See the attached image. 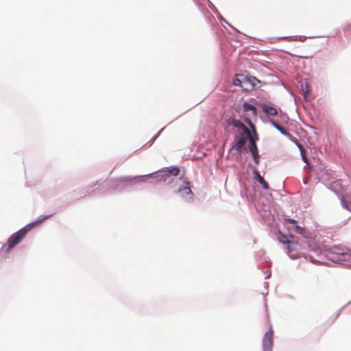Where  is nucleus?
Wrapping results in <instances>:
<instances>
[{
	"label": "nucleus",
	"mask_w": 351,
	"mask_h": 351,
	"mask_svg": "<svg viewBox=\"0 0 351 351\" xmlns=\"http://www.w3.org/2000/svg\"><path fill=\"white\" fill-rule=\"evenodd\" d=\"M47 217L48 216L40 217L35 221L27 224L24 228L12 234L8 239L7 243L2 247L1 250L5 252H8L25 238L27 232L31 230L33 228L41 224Z\"/></svg>",
	"instance_id": "f257e3e1"
},
{
	"label": "nucleus",
	"mask_w": 351,
	"mask_h": 351,
	"mask_svg": "<svg viewBox=\"0 0 351 351\" xmlns=\"http://www.w3.org/2000/svg\"><path fill=\"white\" fill-rule=\"evenodd\" d=\"M226 123L227 127H232L237 130V133H247L249 129L239 119L234 117H229L226 119Z\"/></svg>",
	"instance_id": "f03ea898"
},
{
	"label": "nucleus",
	"mask_w": 351,
	"mask_h": 351,
	"mask_svg": "<svg viewBox=\"0 0 351 351\" xmlns=\"http://www.w3.org/2000/svg\"><path fill=\"white\" fill-rule=\"evenodd\" d=\"M239 136H235L234 143L232 146V149H235L237 152L241 150L243 147L245 145L247 140L249 139L250 141L251 138H253L251 135L250 131L247 133H239Z\"/></svg>",
	"instance_id": "7ed1b4c3"
},
{
	"label": "nucleus",
	"mask_w": 351,
	"mask_h": 351,
	"mask_svg": "<svg viewBox=\"0 0 351 351\" xmlns=\"http://www.w3.org/2000/svg\"><path fill=\"white\" fill-rule=\"evenodd\" d=\"M243 112L246 114V117L244 118V121L249 124L253 129L254 125L252 124L248 117H256L257 114L256 108L254 106L245 102L243 104Z\"/></svg>",
	"instance_id": "20e7f679"
},
{
	"label": "nucleus",
	"mask_w": 351,
	"mask_h": 351,
	"mask_svg": "<svg viewBox=\"0 0 351 351\" xmlns=\"http://www.w3.org/2000/svg\"><path fill=\"white\" fill-rule=\"evenodd\" d=\"M274 331L272 326L270 325L269 330L264 336L263 340V346L264 351H271L273 347Z\"/></svg>",
	"instance_id": "39448f33"
},
{
	"label": "nucleus",
	"mask_w": 351,
	"mask_h": 351,
	"mask_svg": "<svg viewBox=\"0 0 351 351\" xmlns=\"http://www.w3.org/2000/svg\"><path fill=\"white\" fill-rule=\"evenodd\" d=\"M284 219L286 222L295 225V231L296 233L303 236L304 238L309 237V232L304 228L298 226L295 219L288 218L287 216H284Z\"/></svg>",
	"instance_id": "423d86ee"
},
{
	"label": "nucleus",
	"mask_w": 351,
	"mask_h": 351,
	"mask_svg": "<svg viewBox=\"0 0 351 351\" xmlns=\"http://www.w3.org/2000/svg\"><path fill=\"white\" fill-rule=\"evenodd\" d=\"M289 238H293V236L291 234L284 235V234H280V236L278 237V239L281 243L288 244L287 249H288L289 252H290L291 250H295V247L298 246V243H294V242L290 241Z\"/></svg>",
	"instance_id": "0eeeda50"
},
{
	"label": "nucleus",
	"mask_w": 351,
	"mask_h": 351,
	"mask_svg": "<svg viewBox=\"0 0 351 351\" xmlns=\"http://www.w3.org/2000/svg\"><path fill=\"white\" fill-rule=\"evenodd\" d=\"M250 151L253 156L255 164L258 165L260 162V156L258 154V149L254 138H251L250 139Z\"/></svg>",
	"instance_id": "6e6552de"
},
{
	"label": "nucleus",
	"mask_w": 351,
	"mask_h": 351,
	"mask_svg": "<svg viewBox=\"0 0 351 351\" xmlns=\"http://www.w3.org/2000/svg\"><path fill=\"white\" fill-rule=\"evenodd\" d=\"M263 112L267 116L274 117L278 114V110L274 106L263 104L261 105Z\"/></svg>",
	"instance_id": "1a4fd4ad"
},
{
	"label": "nucleus",
	"mask_w": 351,
	"mask_h": 351,
	"mask_svg": "<svg viewBox=\"0 0 351 351\" xmlns=\"http://www.w3.org/2000/svg\"><path fill=\"white\" fill-rule=\"evenodd\" d=\"M177 192L178 193H180L182 195L191 194L192 191L189 186V182H185V185L182 187H180L178 189Z\"/></svg>",
	"instance_id": "9d476101"
},
{
	"label": "nucleus",
	"mask_w": 351,
	"mask_h": 351,
	"mask_svg": "<svg viewBox=\"0 0 351 351\" xmlns=\"http://www.w3.org/2000/svg\"><path fill=\"white\" fill-rule=\"evenodd\" d=\"M254 174L256 175V178L257 181L262 185V186L265 189H269V184L268 183L264 180V178L259 174V173L257 171H254Z\"/></svg>",
	"instance_id": "9b49d317"
},
{
	"label": "nucleus",
	"mask_w": 351,
	"mask_h": 351,
	"mask_svg": "<svg viewBox=\"0 0 351 351\" xmlns=\"http://www.w3.org/2000/svg\"><path fill=\"white\" fill-rule=\"evenodd\" d=\"M166 175L167 176H176L180 173V169L178 167H170L167 168L165 171Z\"/></svg>",
	"instance_id": "f8f14e48"
},
{
	"label": "nucleus",
	"mask_w": 351,
	"mask_h": 351,
	"mask_svg": "<svg viewBox=\"0 0 351 351\" xmlns=\"http://www.w3.org/2000/svg\"><path fill=\"white\" fill-rule=\"evenodd\" d=\"M271 125L276 128L282 134L291 137V134L287 132L284 128L281 125L276 123L275 121H271Z\"/></svg>",
	"instance_id": "ddd939ff"
},
{
	"label": "nucleus",
	"mask_w": 351,
	"mask_h": 351,
	"mask_svg": "<svg viewBox=\"0 0 351 351\" xmlns=\"http://www.w3.org/2000/svg\"><path fill=\"white\" fill-rule=\"evenodd\" d=\"M341 204L344 208L350 210L348 204L343 197L341 199Z\"/></svg>",
	"instance_id": "4468645a"
},
{
	"label": "nucleus",
	"mask_w": 351,
	"mask_h": 351,
	"mask_svg": "<svg viewBox=\"0 0 351 351\" xmlns=\"http://www.w3.org/2000/svg\"><path fill=\"white\" fill-rule=\"evenodd\" d=\"M240 82H241V80H240L237 79V80L234 81V85H236V86H241L242 87L243 86L240 84Z\"/></svg>",
	"instance_id": "2eb2a0df"
},
{
	"label": "nucleus",
	"mask_w": 351,
	"mask_h": 351,
	"mask_svg": "<svg viewBox=\"0 0 351 351\" xmlns=\"http://www.w3.org/2000/svg\"><path fill=\"white\" fill-rule=\"evenodd\" d=\"M302 158H303V160H304L306 163H307V162H308L306 157L304 155H303V154H302Z\"/></svg>",
	"instance_id": "dca6fc26"
},
{
	"label": "nucleus",
	"mask_w": 351,
	"mask_h": 351,
	"mask_svg": "<svg viewBox=\"0 0 351 351\" xmlns=\"http://www.w3.org/2000/svg\"><path fill=\"white\" fill-rule=\"evenodd\" d=\"M292 258H294L295 257H297L295 255H292V254H290L289 255Z\"/></svg>",
	"instance_id": "f3484780"
}]
</instances>
